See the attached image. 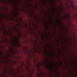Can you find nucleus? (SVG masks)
Returning a JSON list of instances; mask_svg holds the SVG:
<instances>
[{
	"label": "nucleus",
	"mask_w": 77,
	"mask_h": 77,
	"mask_svg": "<svg viewBox=\"0 0 77 77\" xmlns=\"http://www.w3.org/2000/svg\"><path fill=\"white\" fill-rule=\"evenodd\" d=\"M61 65H62V63H61Z\"/></svg>",
	"instance_id": "obj_1"
},
{
	"label": "nucleus",
	"mask_w": 77,
	"mask_h": 77,
	"mask_svg": "<svg viewBox=\"0 0 77 77\" xmlns=\"http://www.w3.org/2000/svg\"><path fill=\"white\" fill-rule=\"evenodd\" d=\"M20 36H21V35H20Z\"/></svg>",
	"instance_id": "obj_2"
},
{
	"label": "nucleus",
	"mask_w": 77,
	"mask_h": 77,
	"mask_svg": "<svg viewBox=\"0 0 77 77\" xmlns=\"http://www.w3.org/2000/svg\"><path fill=\"white\" fill-rule=\"evenodd\" d=\"M36 9H37V7H36Z\"/></svg>",
	"instance_id": "obj_3"
},
{
	"label": "nucleus",
	"mask_w": 77,
	"mask_h": 77,
	"mask_svg": "<svg viewBox=\"0 0 77 77\" xmlns=\"http://www.w3.org/2000/svg\"><path fill=\"white\" fill-rule=\"evenodd\" d=\"M11 49H12V48H11Z\"/></svg>",
	"instance_id": "obj_4"
}]
</instances>
